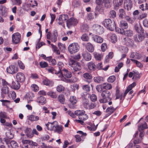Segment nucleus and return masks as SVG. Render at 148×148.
I'll return each mask as SVG.
<instances>
[{
	"label": "nucleus",
	"instance_id": "nucleus-1",
	"mask_svg": "<svg viewBox=\"0 0 148 148\" xmlns=\"http://www.w3.org/2000/svg\"><path fill=\"white\" fill-rule=\"evenodd\" d=\"M111 94L110 92L107 90H104L102 91L101 96L102 98L99 100L100 103H105L108 102V101L112 100V98L110 97Z\"/></svg>",
	"mask_w": 148,
	"mask_h": 148
},
{
	"label": "nucleus",
	"instance_id": "nucleus-2",
	"mask_svg": "<svg viewBox=\"0 0 148 148\" xmlns=\"http://www.w3.org/2000/svg\"><path fill=\"white\" fill-rule=\"evenodd\" d=\"M102 24L105 27L110 31H113L115 28L116 24L114 21L110 18L106 19L102 22Z\"/></svg>",
	"mask_w": 148,
	"mask_h": 148
},
{
	"label": "nucleus",
	"instance_id": "nucleus-3",
	"mask_svg": "<svg viewBox=\"0 0 148 148\" xmlns=\"http://www.w3.org/2000/svg\"><path fill=\"white\" fill-rule=\"evenodd\" d=\"M68 61L69 65L72 68L75 72L79 71L81 69L79 63L76 62L71 58L69 59Z\"/></svg>",
	"mask_w": 148,
	"mask_h": 148
},
{
	"label": "nucleus",
	"instance_id": "nucleus-4",
	"mask_svg": "<svg viewBox=\"0 0 148 148\" xmlns=\"http://www.w3.org/2000/svg\"><path fill=\"white\" fill-rule=\"evenodd\" d=\"M79 45L77 43L74 42L69 45L68 50L71 53L73 54L77 52L79 50Z\"/></svg>",
	"mask_w": 148,
	"mask_h": 148
},
{
	"label": "nucleus",
	"instance_id": "nucleus-5",
	"mask_svg": "<svg viewBox=\"0 0 148 148\" xmlns=\"http://www.w3.org/2000/svg\"><path fill=\"white\" fill-rule=\"evenodd\" d=\"M18 68L15 65H11L8 67L6 69L7 72L10 74L13 75L18 71Z\"/></svg>",
	"mask_w": 148,
	"mask_h": 148
},
{
	"label": "nucleus",
	"instance_id": "nucleus-6",
	"mask_svg": "<svg viewBox=\"0 0 148 148\" xmlns=\"http://www.w3.org/2000/svg\"><path fill=\"white\" fill-rule=\"evenodd\" d=\"M21 35L18 32L13 34L12 36V41L13 43L17 44L20 42Z\"/></svg>",
	"mask_w": 148,
	"mask_h": 148
},
{
	"label": "nucleus",
	"instance_id": "nucleus-7",
	"mask_svg": "<svg viewBox=\"0 0 148 148\" xmlns=\"http://www.w3.org/2000/svg\"><path fill=\"white\" fill-rule=\"evenodd\" d=\"M84 108L86 109H91L94 108L96 106L95 103H89V101L87 100H85L83 102Z\"/></svg>",
	"mask_w": 148,
	"mask_h": 148
},
{
	"label": "nucleus",
	"instance_id": "nucleus-8",
	"mask_svg": "<svg viewBox=\"0 0 148 148\" xmlns=\"http://www.w3.org/2000/svg\"><path fill=\"white\" fill-rule=\"evenodd\" d=\"M57 122V121H55L52 123L48 122L47 123L45 124V125L47 130L54 131Z\"/></svg>",
	"mask_w": 148,
	"mask_h": 148
},
{
	"label": "nucleus",
	"instance_id": "nucleus-9",
	"mask_svg": "<svg viewBox=\"0 0 148 148\" xmlns=\"http://www.w3.org/2000/svg\"><path fill=\"white\" fill-rule=\"evenodd\" d=\"M93 29L95 33L97 34H101L103 32V29L102 27L98 25H94L93 26Z\"/></svg>",
	"mask_w": 148,
	"mask_h": 148
},
{
	"label": "nucleus",
	"instance_id": "nucleus-10",
	"mask_svg": "<svg viewBox=\"0 0 148 148\" xmlns=\"http://www.w3.org/2000/svg\"><path fill=\"white\" fill-rule=\"evenodd\" d=\"M16 78L17 81L20 82H23L25 79L24 74L22 72H18L16 75Z\"/></svg>",
	"mask_w": 148,
	"mask_h": 148
},
{
	"label": "nucleus",
	"instance_id": "nucleus-11",
	"mask_svg": "<svg viewBox=\"0 0 148 148\" xmlns=\"http://www.w3.org/2000/svg\"><path fill=\"white\" fill-rule=\"evenodd\" d=\"M46 69L48 71L49 73H51L52 74L55 73L56 74L58 75L60 79H61L62 80L63 75L61 72H60V71H58L57 72H56V71L54 70L53 68L51 67H50L49 68H47Z\"/></svg>",
	"mask_w": 148,
	"mask_h": 148
},
{
	"label": "nucleus",
	"instance_id": "nucleus-12",
	"mask_svg": "<svg viewBox=\"0 0 148 148\" xmlns=\"http://www.w3.org/2000/svg\"><path fill=\"white\" fill-rule=\"evenodd\" d=\"M132 2L131 0H125L124 5L125 8L127 10H130L132 7Z\"/></svg>",
	"mask_w": 148,
	"mask_h": 148
},
{
	"label": "nucleus",
	"instance_id": "nucleus-13",
	"mask_svg": "<svg viewBox=\"0 0 148 148\" xmlns=\"http://www.w3.org/2000/svg\"><path fill=\"white\" fill-rule=\"evenodd\" d=\"M92 38L93 41L97 43L100 44L103 41V39L102 37L96 35H92Z\"/></svg>",
	"mask_w": 148,
	"mask_h": 148
},
{
	"label": "nucleus",
	"instance_id": "nucleus-14",
	"mask_svg": "<svg viewBox=\"0 0 148 148\" xmlns=\"http://www.w3.org/2000/svg\"><path fill=\"white\" fill-rule=\"evenodd\" d=\"M82 56L83 59L86 61H88L91 59V55L88 52L86 51L82 53Z\"/></svg>",
	"mask_w": 148,
	"mask_h": 148
},
{
	"label": "nucleus",
	"instance_id": "nucleus-15",
	"mask_svg": "<svg viewBox=\"0 0 148 148\" xmlns=\"http://www.w3.org/2000/svg\"><path fill=\"white\" fill-rule=\"evenodd\" d=\"M136 85V83L135 82H133L132 84L130 85L127 87L125 90V92L123 95V98H125L127 94Z\"/></svg>",
	"mask_w": 148,
	"mask_h": 148
},
{
	"label": "nucleus",
	"instance_id": "nucleus-16",
	"mask_svg": "<svg viewBox=\"0 0 148 148\" xmlns=\"http://www.w3.org/2000/svg\"><path fill=\"white\" fill-rule=\"evenodd\" d=\"M86 47L88 51L92 53L94 50V47L93 45L90 42L87 43Z\"/></svg>",
	"mask_w": 148,
	"mask_h": 148
},
{
	"label": "nucleus",
	"instance_id": "nucleus-17",
	"mask_svg": "<svg viewBox=\"0 0 148 148\" xmlns=\"http://www.w3.org/2000/svg\"><path fill=\"white\" fill-rule=\"evenodd\" d=\"M78 22L76 18L72 17L67 21V24L69 25H76Z\"/></svg>",
	"mask_w": 148,
	"mask_h": 148
},
{
	"label": "nucleus",
	"instance_id": "nucleus-18",
	"mask_svg": "<svg viewBox=\"0 0 148 148\" xmlns=\"http://www.w3.org/2000/svg\"><path fill=\"white\" fill-rule=\"evenodd\" d=\"M134 28L136 31L138 33H143L144 32V29L141 25L136 24L134 26Z\"/></svg>",
	"mask_w": 148,
	"mask_h": 148
},
{
	"label": "nucleus",
	"instance_id": "nucleus-19",
	"mask_svg": "<svg viewBox=\"0 0 148 148\" xmlns=\"http://www.w3.org/2000/svg\"><path fill=\"white\" fill-rule=\"evenodd\" d=\"M63 131V127L61 125H59L57 122L54 132L58 134H60Z\"/></svg>",
	"mask_w": 148,
	"mask_h": 148
},
{
	"label": "nucleus",
	"instance_id": "nucleus-20",
	"mask_svg": "<svg viewBox=\"0 0 148 148\" xmlns=\"http://www.w3.org/2000/svg\"><path fill=\"white\" fill-rule=\"evenodd\" d=\"M83 77L88 83L90 82V80H91L92 78L91 74L88 73H84Z\"/></svg>",
	"mask_w": 148,
	"mask_h": 148
},
{
	"label": "nucleus",
	"instance_id": "nucleus-21",
	"mask_svg": "<svg viewBox=\"0 0 148 148\" xmlns=\"http://www.w3.org/2000/svg\"><path fill=\"white\" fill-rule=\"evenodd\" d=\"M12 88L15 90H18L20 87V84L19 82L16 81L15 82L13 81L12 83Z\"/></svg>",
	"mask_w": 148,
	"mask_h": 148
},
{
	"label": "nucleus",
	"instance_id": "nucleus-22",
	"mask_svg": "<svg viewBox=\"0 0 148 148\" xmlns=\"http://www.w3.org/2000/svg\"><path fill=\"white\" fill-rule=\"evenodd\" d=\"M93 55L95 59L99 61H101L103 58V55L101 54H100L96 52L93 53Z\"/></svg>",
	"mask_w": 148,
	"mask_h": 148
},
{
	"label": "nucleus",
	"instance_id": "nucleus-23",
	"mask_svg": "<svg viewBox=\"0 0 148 148\" xmlns=\"http://www.w3.org/2000/svg\"><path fill=\"white\" fill-rule=\"evenodd\" d=\"M103 89L106 90H110L112 89V85L108 83L105 82L102 84Z\"/></svg>",
	"mask_w": 148,
	"mask_h": 148
},
{
	"label": "nucleus",
	"instance_id": "nucleus-24",
	"mask_svg": "<svg viewBox=\"0 0 148 148\" xmlns=\"http://www.w3.org/2000/svg\"><path fill=\"white\" fill-rule=\"evenodd\" d=\"M87 65L89 70L92 71L95 70L96 66L94 63L92 62L91 61L88 62Z\"/></svg>",
	"mask_w": 148,
	"mask_h": 148
},
{
	"label": "nucleus",
	"instance_id": "nucleus-25",
	"mask_svg": "<svg viewBox=\"0 0 148 148\" xmlns=\"http://www.w3.org/2000/svg\"><path fill=\"white\" fill-rule=\"evenodd\" d=\"M58 33L57 30H55L53 31V36L51 38L52 42H55L57 40V37H58Z\"/></svg>",
	"mask_w": 148,
	"mask_h": 148
},
{
	"label": "nucleus",
	"instance_id": "nucleus-26",
	"mask_svg": "<svg viewBox=\"0 0 148 148\" xmlns=\"http://www.w3.org/2000/svg\"><path fill=\"white\" fill-rule=\"evenodd\" d=\"M138 130L140 132L143 130L148 128L146 122L142 123L138 126Z\"/></svg>",
	"mask_w": 148,
	"mask_h": 148
},
{
	"label": "nucleus",
	"instance_id": "nucleus-27",
	"mask_svg": "<svg viewBox=\"0 0 148 148\" xmlns=\"http://www.w3.org/2000/svg\"><path fill=\"white\" fill-rule=\"evenodd\" d=\"M62 71L64 75L67 78H70L71 77L72 75L71 72L65 69H63Z\"/></svg>",
	"mask_w": 148,
	"mask_h": 148
},
{
	"label": "nucleus",
	"instance_id": "nucleus-28",
	"mask_svg": "<svg viewBox=\"0 0 148 148\" xmlns=\"http://www.w3.org/2000/svg\"><path fill=\"white\" fill-rule=\"evenodd\" d=\"M57 99L60 103L62 104H64L65 102V98L63 94H60L58 97Z\"/></svg>",
	"mask_w": 148,
	"mask_h": 148
},
{
	"label": "nucleus",
	"instance_id": "nucleus-29",
	"mask_svg": "<svg viewBox=\"0 0 148 148\" xmlns=\"http://www.w3.org/2000/svg\"><path fill=\"white\" fill-rule=\"evenodd\" d=\"M47 95L51 98L53 99H56L57 97V95L56 92L52 90L48 92Z\"/></svg>",
	"mask_w": 148,
	"mask_h": 148
},
{
	"label": "nucleus",
	"instance_id": "nucleus-30",
	"mask_svg": "<svg viewBox=\"0 0 148 148\" xmlns=\"http://www.w3.org/2000/svg\"><path fill=\"white\" fill-rule=\"evenodd\" d=\"M120 26L122 29H127L128 28V25L127 23L125 21L122 20L120 21Z\"/></svg>",
	"mask_w": 148,
	"mask_h": 148
},
{
	"label": "nucleus",
	"instance_id": "nucleus-31",
	"mask_svg": "<svg viewBox=\"0 0 148 148\" xmlns=\"http://www.w3.org/2000/svg\"><path fill=\"white\" fill-rule=\"evenodd\" d=\"M116 110V109L114 108L113 107L110 106L106 109V112L109 115H111Z\"/></svg>",
	"mask_w": 148,
	"mask_h": 148
},
{
	"label": "nucleus",
	"instance_id": "nucleus-32",
	"mask_svg": "<svg viewBox=\"0 0 148 148\" xmlns=\"http://www.w3.org/2000/svg\"><path fill=\"white\" fill-rule=\"evenodd\" d=\"M37 145L36 143L32 141L29 144L25 146V148H35Z\"/></svg>",
	"mask_w": 148,
	"mask_h": 148
},
{
	"label": "nucleus",
	"instance_id": "nucleus-33",
	"mask_svg": "<svg viewBox=\"0 0 148 148\" xmlns=\"http://www.w3.org/2000/svg\"><path fill=\"white\" fill-rule=\"evenodd\" d=\"M37 101L42 105H43L46 103V100L45 97L40 96L38 98Z\"/></svg>",
	"mask_w": 148,
	"mask_h": 148
},
{
	"label": "nucleus",
	"instance_id": "nucleus-34",
	"mask_svg": "<svg viewBox=\"0 0 148 148\" xmlns=\"http://www.w3.org/2000/svg\"><path fill=\"white\" fill-rule=\"evenodd\" d=\"M43 83L44 84L50 86H52L53 84L52 81L49 80L47 78L44 79L43 81Z\"/></svg>",
	"mask_w": 148,
	"mask_h": 148
},
{
	"label": "nucleus",
	"instance_id": "nucleus-35",
	"mask_svg": "<svg viewBox=\"0 0 148 148\" xmlns=\"http://www.w3.org/2000/svg\"><path fill=\"white\" fill-rule=\"evenodd\" d=\"M28 118L30 121H37L39 119L38 116L33 115H31L29 116Z\"/></svg>",
	"mask_w": 148,
	"mask_h": 148
},
{
	"label": "nucleus",
	"instance_id": "nucleus-36",
	"mask_svg": "<svg viewBox=\"0 0 148 148\" xmlns=\"http://www.w3.org/2000/svg\"><path fill=\"white\" fill-rule=\"evenodd\" d=\"M94 80L95 82L99 83L103 82V78L101 76L96 77H94Z\"/></svg>",
	"mask_w": 148,
	"mask_h": 148
},
{
	"label": "nucleus",
	"instance_id": "nucleus-37",
	"mask_svg": "<svg viewBox=\"0 0 148 148\" xmlns=\"http://www.w3.org/2000/svg\"><path fill=\"white\" fill-rule=\"evenodd\" d=\"M123 2V0H113V2L115 6L119 7L122 5Z\"/></svg>",
	"mask_w": 148,
	"mask_h": 148
},
{
	"label": "nucleus",
	"instance_id": "nucleus-38",
	"mask_svg": "<svg viewBox=\"0 0 148 148\" xmlns=\"http://www.w3.org/2000/svg\"><path fill=\"white\" fill-rule=\"evenodd\" d=\"M109 67V65H108L105 68H103L102 67V63H99L97 64V68L99 70L102 69L105 71H107Z\"/></svg>",
	"mask_w": 148,
	"mask_h": 148
},
{
	"label": "nucleus",
	"instance_id": "nucleus-39",
	"mask_svg": "<svg viewBox=\"0 0 148 148\" xmlns=\"http://www.w3.org/2000/svg\"><path fill=\"white\" fill-rule=\"evenodd\" d=\"M51 45L53 49V52L56 53L57 55H59L60 53V51L58 49L56 46L53 44H51Z\"/></svg>",
	"mask_w": 148,
	"mask_h": 148
},
{
	"label": "nucleus",
	"instance_id": "nucleus-40",
	"mask_svg": "<svg viewBox=\"0 0 148 148\" xmlns=\"http://www.w3.org/2000/svg\"><path fill=\"white\" fill-rule=\"evenodd\" d=\"M85 113V111L84 110H77L75 111V114L77 116H78V117H80L84 114Z\"/></svg>",
	"mask_w": 148,
	"mask_h": 148
},
{
	"label": "nucleus",
	"instance_id": "nucleus-41",
	"mask_svg": "<svg viewBox=\"0 0 148 148\" xmlns=\"http://www.w3.org/2000/svg\"><path fill=\"white\" fill-rule=\"evenodd\" d=\"M130 60L135 63L137 67L139 68L143 67V64L140 62L133 59H131Z\"/></svg>",
	"mask_w": 148,
	"mask_h": 148
},
{
	"label": "nucleus",
	"instance_id": "nucleus-42",
	"mask_svg": "<svg viewBox=\"0 0 148 148\" xmlns=\"http://www.w3.org/2000/svg\"><path fill=\"white\" fill-rule=\"evenodd\" d=\"M81 40L84 41H88L89 40V38L86 34H84L81 37Z\"/></svg>",
	"mask_w": 148,
	"mask_h": 148
},
{
	"label": "nucleus",
	"instance_id": "nucleus-43",
	"mask_svg": "<svg viewBox=\"0 0 148 148\" xmlns=\"http://www.w3.org/2000/svg\"><path fill=\"white\" fill-rule=\"evenodd\" d=\"M65 88L62 85H59L56 87V89L57 91L59 92H61L64 91Z\"/></svg>",
	"mask_w": 148,
	"mask_h": 148
},
{
	"label": "nucleus",
	"instance_id": "nucleus-44",
	"mask_svg": "<svg viewBox=\"0 0 148 148\" xmlns=\"http://www.w3.org/2000/svg\"><path fill=\"white\" fill-rule=\"evenodd\" d=\"M1 93L4 94H8L9 92V88L8 87H2L1 89Z\"/></svg>",
	"mask_w": 148,
	"mask_h": 148
},
{
	"label": "nucleus",
	"instance_id": "nucleus-45",
	"mask_svg": "<svg viewBox=\"0 0 148 148\" xmlns=\"http://www.w3.org/2000/svg\"><path fill=\"white\" fill-rule=\"evenodd\" d=\"M109 16L111 18H114L116 16V12L114 10H111L109 13Z\"/></svg>",
	"mask_w": 148,
	"mask_h": 148
},
{
	"label": "nucleus",
	"instance_id": "nucleus-46",
	"mask_svg": "<svg viewBox=\"0 0 148 148\" xmlns=\"http://www.w3.org/2000/svg\"><path fill=\"white\" fill-rule=\"evenodd\" d=\"M59 18L61 19L64 22L65 21H66L67 22V20L68 18V16L66 15L62 14L60 16Z\"/></svg>",
	"mask_w": 148,
	"mask_h": 148
},
{
	"label": "nucleus",
	"instance_id": "nucleus-47",
	"mask_svg": "<svg viewBox=\"0 0 148 148\" xmlns=\"http://www.w3.org/2000/svg\"><path fill=\"white\" fill-rule=\"evenodd\" d=\"M119 17L122 19L123 18V16H125V12L123 9H120L119 10Z\"/></svg>",
	"mask_w": 148,
	"mask_h": 148
},
{
	"label": "nucleus",
	"instance_id": "nucleus-48",
	"mask_svg": "<svg viewBox=\"0 0 148 148\" xmlns=\"http://www.w3.org/2000/svg\"><path fill=\"white\" fill-rule=\"evenodd\" d=\"M110 39L111 42L112 43L116 42L117 40V37L116 35L114 34H112L111 36Z\"/></svg>",
	"mask_w": 148,
	"mask_h": 148
},
{
	"label": "nucleus",
	"instance_id": "nucleus-49",
	"mask_svg": "<svg viewBox=\"0 0 148 148\" xmlns=\"http://www.w3.org/2000/svg\"><path fill=\"white\" fill-rule=\"evenodd\" d=\"M104 1L105 7L108 8L111 6V0H104Z\"/></svg>",
	"mask_w": 148,
	"mask_h": 148
},
{
	"label": "nucleus",
	"instance_id": "nucleus-50",
	"mask_svg": "<svg viewBox=\"0 0 148 148\" xmlns=\"http://www.w3.org/2000/svg\"><path fill=\"white\" fill-rule=\"evenodd\" d=\"M80 2L79 1L75 0L73 1L72 3V5L74 8H77L80 6Z\"/></svg>",
	"mask_w": 148,
	"mask_h": 148
},
{
	"label": "nucleus",
	"instance_id": "nucleus-51",
	"mask_svg": "<svg viewBox=\"0 0 148 148\" xmlns=\"http://www.w3.org/2000/svg\"><path fill=\"white\" fill-rule=\"evenodd\" d=\"M140 77V74L138 72L134 71V75L132 78V79H139Z\"/></svg>",
	"mask_w": 148,
	"mask_h": 148
},
{
	"label": "nucleus",
	"instance_id": "nucleus-52",
	"mask_svg": "<svg viewBox=\"0 0 148 148\" xmlns=\"http://www.w3.org/2000/svg\"><path fill=\"white\" fill-rule=\"evenodd\" d=\"M116 79V77L114 75L110 76L107 79V81L110 83H112L114 82Z\"/></svg>",
	"mask_w": 148,
	"mask_h": 148
},
{
	"label": "nucleus",
	"instance_id": "nucleus-53",
	"mask_svg": "<svg viewBox=\"0 0 148 148\" xmlns=\"http://www.w3.org/2000/svg\"><path fill=\"white\" fill-rule=\"evenodd\" d=\"M144 39V37L143 35L140 34L138 35V37L136 38L135 40L138 42H140L142 41Z\"/></svg>",
	"mask_w": 148,
	"mask_h": 148
},
{
	"label": "nucleus",
	"instance_id": "nucleus-54",
	"mask_svg": "<svg viewBox=\"0 0 148 148\" xmlns=\"http://www.w3.org/2000/svg\"><path fill=\"white\" fill-rule=\"evenodd\" d=\"M116 32L118 33H120L122 34H125V32L123 29H121L119 28H116V26H115V29Z\"/></svg>",
	"mask_w": 148,
	"mask_h": 148
},
{
	"label": "nucleus",
	"instance_id": "nucleus-55",
	"mask_svg": "<svg viewBox=\"0 0 148 148\" xmlns=\"http://www.w3.org/2000/svg\"><path fill=\"white\" fill-rule=\"evenodd\" d=\"M70 101L72 104H75L77 102L76 97L74 96L71 97L70 98Z\"/></svg>",
	"mask_w": 148,
	"mask_h": 148
},
{
	"label": "nucleus",
	"instance_id": "nucleus-56",
	"mask_svg": "<svg viewBox=\"0 0 148 148\" xmlns=\"http://www.w3.org/2000/svg\"><path fill=\"white\" fill-rule=\"evenodd\" d=\"M90 98L91 100L93 102H95L97 100V96L94 94H92L90 95Z\"/></svg>",
	"mask_w": 148,
	"mask_h": 148
},
{
	"label": "nucleus",
	"instance_id": "nucleus-57",
	"mask_svg": "<svg viewBox=\"0 0 148 148\" xmlns=\"http://www.w3.org/2000/svg\"><path fill=\"white\" fill-rule=\"evenodd\" d=\"M147 16V13H143L139 16L138 17V19L139 20H141L143 19L146 18Z\"/></svg>",
	"mask_w": 148,
	"mask_h": 148
},
{
	"label": "nucleus",
	"instance_id": "nucleus-58",
	"mask_svg": "<svg viewBox=\"0 0 148 148\" xmlns=\"http://www.w3.org/2000/svg\"><path fill=\"white\" fill-rule=\"evenodd\" d=\"M88 118V116L85 113L82 116L79 117V119L83 121H86Z\"/></svg>",
	"mask_w": 148,
	"mask_h": 148
},
{
	"label": "nucleus",
	"instance_id": "nucleus-59",
	"mask_svg": "<svg viewBox=\"0 0 148 148\" xmlns=\"http://www.w3.org/2000/svg\"><path fill=\"white\" fill-rule=\"evenodd\" d=\"M39 65L42 68H45L48 66V63L45 62H41L39 63Z\"/></svg>",
	"mask_w": 148,
	"mask_h": 148
},
{
	"label": "nucleus",
	"instance_id": "nucleus-60",
	"mask_svg": "<svg viewBox=\"0 0 148 148\" xmlns=\"http://www.w3.org/2000/svg\"><path fill=\"white\" fill-rule=\"evenodd\" d=\"M18 65L20 68L22 70H23L25 68V66L23 63L20 60L18 61Z\"/></svg>",
	"mask_w": 148,
	"mask_h": 148
},
{
	"label": "nucleus",
	"instance_id": "nucleus-61",
	"mask_svg": "<svg viewBox=\"0 0 148 148\" xmlns=\"http://www.w3.org/2000/svg\"><path fill=\"white\" fill-rule=\"evenodd\" d=\"M83 89L86 91H89L90 90V88L88 85H85L83 86Z\"/></svg>",
	"mask_w": 148,
	"mask_h": 148
},
{
	"label": "nucleus",
	"instance_id": "nucleus-62",
	"mask_svg": "<svg viewBox=\"0 0 148 148\" xmlns=\"http://www.w3.org/2000/svg\"><path fill=\"white\" fill-rule=\"evenodd\" d=\"M125 34L127 36H132L133 35L132 32L130 30H127L125 32Z\"/></svg>",
	"mask_w": 148,
	"mask_h": 148
},
{
	"label": "nucleus",
	"instance_id": "nucleus-63",
	"mask_svg": "<svg viewBox=\"0 0 148 148\" xmlns=\"http://www.w3.org/2000/svg\"><path fill=\"white\" fill-rule=\"evenodd\" d=\"M103 86L102 84L97 85L96 87V89L97 91L98 92H100L102 91L103 90L102 87Z\"/></svg>",
	"mask_w": 148,
	"mask_h": 148
},
{
	"label": "nucleus",
	"instance_id": "nucleus-64",
	"mask_svg": "<svg viewBox=\"0 0 148 148\" xmlns=\"http://www.w3.org/2000/svg\"><path fill=\"white\" fill-rule=\"evenodd\" d=\"M31 87L32 90L34 92H36L38 90L39 88L38 86L35 84H32Z\"/></svg>",
	"mask_w": 148,
	"mask_h": 148
}]
</instances>
